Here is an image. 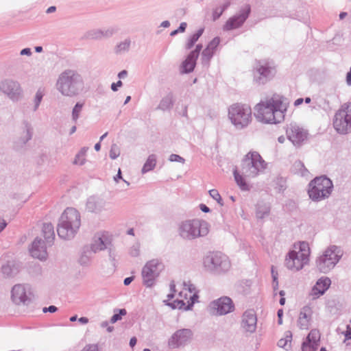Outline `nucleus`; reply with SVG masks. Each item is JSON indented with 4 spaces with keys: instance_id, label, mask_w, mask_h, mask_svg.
<instances>
[{
    "instance_id": "1",
    "label": "nucleus",
    "mask_w": 351,
    "mask_h": 351,
    "mask_svg": "<svg viewBox=\"0 0 351 351\" xmlns=\"http://www.w3.org/2000/svg\"><path fill=\"white\" fill-rule=\"evenodd\" d=\"M287 98L282 95L273 94L262 99L254 107V116L258 121L266 124L282 123L289 106Z\"/></svg>"
},
{
    "instance_id": "2",
    "label": "nucleus",
    "mask_w": 351,
    "mask_h": 351,
    "mask_svg": "<svg viewBox=\"0 0 351 351\" xmlns=\"http://www.w3.org/2000/svg\"><path fill=\"white\" fill-rule=\"evenodd\" d=\"M267 163L258 152H248L243 158L241 165V174L235 169L233 172L234 180L242 191H249L250 186L245 178H253L264 172Z\"/></svg>"
},
{
    "instance_id": "3",
    "label": "nucleus",
    "mask_w": 351,
    "mask_h": 351,
    "mask_svg": "<svg viewBox=\"0 0 351 351\" xmlns=\"http://www.w3.org/2000/svg\"><path fill=\"white\" fill-rule=\"evenodd\" d=\"M81 226V216L77 210L69 207L62 213L57 226L58 236L69 240L76 235Z\"/></svg>"
},
{
    "instance_id": "4",
    "label": "nucleus",
    "mask_w": 351,
    "mask_h": 351,
    "mask_svg": "<svg viewBox=\"0 0 351 351\" xmlns=\"http://www.w3.org/2000/svg\"><path fill=\"white\" fill-rule=\"evenodd\" d=\"M311 250L308 243L298 242L293 245L285 256V266L291 271H298L308 264Z\"/></svg>"
},
{
    "instance_id": "5",
    "label": "nucleus",
    "mask_w": 351,
    "mask_h": 351,
    "mask_svg": "<svg viewBox=\"0 0 351 351\" xmlns=\"http://www.w3.org/2000/svg\"><path fill=\"white\" fill-rule=\"evenodd\" d=\"M208 232V223L198 219L184 220L178 226V234L184 240L191 241L204 237Z\"/></svg>"
},
{
    "instance_id": "6",
    "label": "nucleus",
    "mask_w": 351,
    "mask_h": 351,
    "mask_svg": "<svg viewBox=\"0 0 351 351\" xmlns=\"http://www.w3.org/2000/svg\"><path fill=\"white\" fill-rule=\"evenodd\" d=\"M251 107L245 104L235 103L228 109V116L231 123L237 130L247 128L252 121Z\"/></svg>"
},
{
    "instance_id": "7",
    "label": "nucleus",
    "mask_w": 351,
    "mask_h": 351,
    "mask_svg": "<svg viewBox=\"0 0 351 351\" xmlns=\"http://www.w3.org/2000/svg\"><path fill=\"white\" fill-rule=\"evenodd\" d=\"M333 189L332 182L325 176L316 177L308 184V194L311 199L320 202L329 197Z\"/></svg>"
},
{
    "instance_id": "8",
    "label": "nucleus",
    "mask_w": 351,
    "mask_h": 351,
    "mask_svg": "<svg viewBox=\"0 0 351 351\" xmlns=\"http://www.w3.org/2000/svg\"><path fill=\"white\" fill-rule=\"evenodd\" d=\"M342 256L343 251L340 247L335 245H330L317 257L316 267L320 272L326 274L335 267Z\"/></svg>"
},
{
    "instance_id": "9",
    "label": "nucleus",
    "mask_w": 351,
    "mask_h": 351,
    "mask_svg": "<svg viewBox=\"0 0 351 351\" xmlns=\"http://www.w3.org/2000/svg\"><path fill=\"white\" fill-rule=\"evenodd\" d=\"M206 269L215 274L227 272L231 267L228 257L221 252H212L204 258Z\"/></svg>"
},
{
    "instance_id": "10",
    "label": "nucleus",
    "mask_w": 351,
    "mask_h": 351,
    "mask_svg": "<svg viewBox=\"0 0 351 351\" xmlns=\"http://www.w3.org/2000/svg\"><path fill=\"white\" fill-rule=\"evenodd\" d=\"M333 126L339 134L351 132V102L343 104L335 113Z\"/></svg>"
},
{
    "instance_id": "11",
    "label": "nucleus",
    "mask_w": 351,
    "mask_h": 351,
    "mask_svg": "<svg viewBox=\"0 0 351 351\" xmlns=\"http://www.w3.org/2000/svg\"><path fill=\"white\" fill-rule=\"evenodd\" d=\"M180 299H177L172 303L167 302L166 304L170 306L172 308H185L189 309V306H193L198 298L195 291V287L192 285L184 283L183 289L179 293Z\"/></svg>"
},
{
    "instance_id": "12",
    "label": "nucleus",
    "mask_w": 351,
    "mask_h": 351,
    "mask_svg": "<svg viewBox=\"0 0 351 351\" xmlns=\"http://www.w3.org/2000/svg\"><path fill=\"white\" fill-rule=\"evenodd\" d=\"M162 269L163 265L158 259H152L148 261L141 272L143 285L147 287H152Z\"/></svg>"
},
{
    "instance_id": "13",
    "label": "nucleus",
    "mask_w": 351,
    "mask_h": 351,
    "mask_svg": "<svg viewBox=\"0 0 351 351\" xmlns=\"http://www.w3.org/2000/svg\"><path fill=\"white\" fill-rule=\"evenodd\" d=\"M208 310L213 315H225L234 311V304L230 298L223 296L211 302Z\"/></svg>"
},
{
    "instance_id": "14",
    "label": "nucleus",
    "mask_w": 351,
    "mask_h": 351,
    "mask_svg": "<svg viewBox=\"0 0 351 351\" xmlns=\"http://www.w3.org/2000/svg\"><path fill=\"white\" fill-rule=\"evenodd\" d=\"M112 247V236L107 231L97 232L93 237L90 249L93 253H97L105 250H111Z\"/></svg>"
},
{
    "instance_id": "15",
    "label": "nucleus",
    "mask_w": 351,
    "mask_h": 351,
    "mask_svg": "<svg viewBox=\"0 0 351 351\" xmlns=\"http://www.w3.org/2000/svg\"><path fill=\"white\" fill-rule=\"evenodd\" d=\"M109 202L99 196H90L87 199L86 210L92 213L101 214L109 210Z\"/></svg>"
},
{
    "instance_id": "16",
    "label": "nucleus",
    "mask_w": 351,
    "mask_h": 351,
    "mask_svg": "<svg viewBox=\"0 0 351 351\" xmlns=\"http://www.w3.org/2000/svg\"><path fill=\"white\" fill-rule=\"evenodd\" d=\"M193 337L190 329L184 328L176 331L169 339V346L172 348H178L188 343Z\"/></svg>"
},
{
    "instance_id": "17",
    "label": "nucleus",
    "mask_w": 351,
    "mask_h": 351,
    "mask_svg": "<svg viewBox=\"0 0 351 351\" xmlns=\"http://www.w3.org/2000/svg\"><path fill=\"white\" fill-rule=\"evenodd\" d=\"M288 138L295 145H300L307 137L306 132L295 124H291L287 130Z\"/></svg>"
},
{
    "instance_id": "18",
    "label": "nucleus",
    "mask_w": 351,
    "mask_h": 351,
    "mask_svg": "<svg viewBox=\"0 0 351 351\" xmlns=\"http://www.w3.org/2000/svg\"><path fill=\"white\" fill-rule=\"evenodd\" d=\"M11 298L16 304H26L29 301L27 286L22 284L15 285L11 291Z\"/></svg>"
},
{
    "instance_id": "19",
    "label": "nucleus",
    "mask_w": 351,
    "mask_h": 351,
    "mask_svg": "<svg viewBox=\"0 0 351 351\" xmlns=\"http://www.w3.org/2000/svg\"><path fill=\"white\" fill-rule=\"evenodd\" d=\"M29 252L32 257L40 261H45L47 258V247L40 238L36 237L32 242Z\"/></svg>"
},
{
    "instance_id": "20",
    "label": "nucleus",
    "mask_w": 351,
    "mask_h": 351,
    "mask_svg": "<svg viewBox=\"0 0 351 351\" xmlns=\"http://www.w3.org/2000/svg\"><path fill=\"white\" fill-rule=\"evenodd\" d=\"M202 45H197L195 49L192 51L186 57V60L182 63L180 66V71L182 73H190L193 71L196 60L202 50Z\"/></svg>"
},
{
    "instance_id": "21",
    "label": "nucleus",
    "mask_w": 351,
    "mask_h": 351,
    "mask_svg": "<svg viewBox=\"0 0 351 351\" xmlns=\"http://www.w3.org/2000/svg\"><path fill=\"white\" fill-rule=\"evenodd\" d=\"M257 318L252 310L246 311L241 320V326L247 332H254L256 328Z\"/></svg>"
},
{
    "instance_id": "22",
    "label": "nucleus",
    "mask_w": 351,
    "mask_h": 351,
    "mask_svg": "<svg viewBox=\"0 0 351 351\" xmlns=\"http://www.w3.org/2000/svg\"><path fill=\"white\" fill-rule=\"evenodd\" d=\"M330 283L331 281L328 277L319 278L311 289L310 294L313 297V299L318 298L319 296L322 295L328 289Z\"/></svg>"
},
{
    "instance_id": "23",
    "label": "nucleus",
    "mask_w": 351,
    "mask_h": 351,
    "mask_svg": "<svg viewBox=\"0 0 351 351\" xmlns=\"http://www.w3.org/2000/svg\"><path fill=\"white\" fill-rule=\"evenodd\" d=\"M250 9L248 8L245 12L228 19L223 25V29L230 31L241 27L247 18Z\"/></svg>"
},
{
    "instance_id": "24",
    "label": "nucleus",
    "mask_w": 351,
    "mask_h": 351,
    "mask_svg": "<svg viewBox=\"0 0 351 351\" xmlns=\"http://www.w3.org/2000/svg\"><path fill=\"white\" fill-rule=\"evenodd\" d=\"M312 311L310 307H303L300 313L298 320V324L300 329L306 330L308 328L311 323Z\"/></svg>"
},
{
    "instance_id": "25",
    "label": "nucleus",
    "mask_w": 351,
    "mask_h": 351,
    "mask_svg": "<svg viewBox=\"0 0 351 351\" xmlns=\"http://www.w3.org/2000/svg\"><path fill=\"white\" fill-rule=\"evenodd\" d=\"M220 43L219 37L214 38L207 45L206 49L202 51V58L203 61L208 62L215 53L216 49Z\"/></svg>"
},
{
    "instance_id": "26",
    "label": "nucleus",
    "mask_w": 351,
    "mask_h": 351,
    "mask_svg": "<svg viewBox=\"0 0 351 351\" xmlns=\"http://www.w3.org/2000/svg\"><path fill=\"white\" fill-rule=\"evenodd\" d=\"M20 265L16 261H8L1 267L3 274L8 278L15 276L20 271Z\"/></svg>"
},
{
    "instance_id": "27",
    "label": "nucleus",
    "mask_w": 351,
    "mask_h": 351,
    "mask_svg": "<svg viewBox=\"0 0 351 351\" xmlns=\"http://www.w3.org/2000/svg\"><path fill=\"white\" fill-rule=\"evenodd\" d=\"M42 232L46 242L51 245L55 238L53 226L51 223H44L42 228Z\"/></svg>"
},
{
    "instance_id": "28",
    "label": "nucleus",
    "mask_w": 351,
    "mask_h": 351,
    "mask_svg": "<svg viewBox=\"0 0 351 351\" xmlns=\"http://www.w3.org/2000/svg\"><path fill=\"white\" fill-rule=\"evenodd\" d=\"M88 150V147H83L80 149V150L77 153L75 156V158L73 161V164L75 165L82 166L84 165L86 162V153Z\"/></svg>"
},
{
    "instance_id": "29",
    "label": "nucleus",
    "mask_w": 351,
    "mask_h": 351,
    "mask_svg": "<svg viewBox=\"0 0 351 351\" xmlns=\"http://www.w3.org/2000/svg\"><path fill=\"white\" fill-rule=\"evenodd\" d=\"M156 161L157 157L155 154L149 155L141 169V173L144 174L153 170L156 165Z\"/></svg>"
},
{
    "instance_id": "30",
    "label": "nucleus",
    "mask_w": 351,
    "mask_h": 351,
    "mask_svg": "<svg viewBox=\"0 0 351 351\" xmlns=\"http://www.w3.org/2000/svg\"><path fill=\"white\" fill-rule=\"evenodd\" d=\"M274 71V69L270 66L267 63L263 65H259L256 68V73L259 75L258 78L260 79L261 76L263 77H269L271 75Z\"/></svg>"
},
{
    "instance_id": "31",
    "label": "nucleus",
    "mask_w": 351,
    "mask_h": 351,
    "mask_svg": "<svg viewBox=\"0 0 351 351\" xmlns=\"http://www.w3.org/2000/svg\"><path fill=\"white\" fill-rule=\"evenodd\" d=\"M92 253L93 252H91L90 249L84 250L79 258V263L82 265H88L92 258Z\"/></svg>"
},
{
    "instance_id": "32",
    "label": "nucleus",
    "mask_w": 351,
    "mask_h": 351,
    "mask_svg": "<svg viewBox=\"0 0 351 351\" xmlns=\"http://www.w3.org/2000/svg\"><path fill=\"white\" fill-rule=\"evenodd\" d=\"M3 93L12 101H17L21 97V92L20 89H4Z\"/></svg>"
},
{
    "instance_id": "33",
    "label": "nucleus",
    "mask_w": 351,
    "mask_h": 351,
    "mask_svg": "<svg viewBox=\"0 0 351 351\" xmlns=\"http://www.w3.org/2000/svg\"><path fill=\"white\" fill-rule=\"evenodd\" d=\"M173 105V99H172V97L171 95H167V97H164L159 106H158V108L159 109H161L162 110H169L171 108Z\"/></svg>"
},
{
    "instance_id": "34",
    "label": "nucleus",
    "mask_w": 351,
    "mask_h": 351,
    "mask_svg": "<svg viewBox=\"0 0 351 351\" xmlns=\"http://www.w3.org/2000/svg\"><path fill=\"white\" fill-rule=\"evenodd\" d=\"M320 335L319 331L316 330H312L306 337V341L312 344L318 346V342L319 341Z\"/></svg>"
},
{
    "instance_id": "35",
    "label": "nucleus",
    "mask_w": 351,
    "mask_h": 351,
    "mask_svg": "<svg viewBox=\"0 0 351 351\" xmlns=\"http://www.w3.org/2000/svg\"><path fill=\"white\" fill-rule=\"evenodd\" d=\"M23 138L21 140L22 143H26L29 140L32 138V129L28 125H25L23 130Z\"/></svg>"
},
{
    "instance_id": "36",
    "label": "nucleus",
    "mask_w": 351,
    "mask_h": 351,
    "mask_svg": "<svg viewBox=\"0 0 351 351\" xmlns=\"http://www.w3.org/2000/svg\"><path fill=\"white\" fill-rule=\"evenodd\" d=\"M202 34V30H199L197 33L192 35L191 37L188 40V41L186 43V48L188 49H191L193 46V45L197 41Z\"/></svg>"
},
{
    "instance_id": "37",
    "label": "nucleus",
    "mask_w": 351,
    "mask_h": 351,
    "mask_svg": "<svg viewBox=\"0 0 351 351\" xmlns=\"http://www.w3.org/2000/svg\"><path fill=\"white\" fill-rule=\"evenodd\" d=\"M293 171L295 173H300L301 176H305L307 171L304 167V164L301 161H295L293 164Z\"/></svg>"
},
{
    "instance_id": "38",
    "label": "nucleus",
    "mask_w": 351,
    "mask_h": 351,
    "mask_svg": "<svg viewBox=\"0 0 351 351\" xmlns=\"http://www.w3.org/2000/svg\"><path fill=\"white\" fill-rule=\"evenodd\" d=\"M209 195H210V197L214 199L215 200L217 201V202L220 205V206H223V200H222V198L220 195V194L219 193L218 191L216 190V189H211L209 191Z\"/></svg>"
},
{
    "instance_id": "39",
    "label": "nucleus",
    "mask_w": 351,
    "mask_h": 351,
    "mask_svg": "<svg viewBox=\"0 0 351 351\" xmlns=\"http://www.w3.org/2000/svg\"><path fill=\"white\" fill-rule=\"evenodd\" d=\"M71 71L64 72L60 77L59 82L60 83L63 84H66L67 82L71 81L73 75H71Z\"/></svg>"
},
{
    "instance_id": "40",
    "label": "nucleus",
    "mask_w": 351,
    "mask_h": 351,
    "mask_svg": "<svg viewBox=\"0 0 351 351\" xmlns=\"http://www.w3.org/2000/svg\"><path fill=\"white\" fill-rule=\"evenodd\" d=\"M120 149L116 144H112L110 150V157L111 159L114 160L120 155Z\"/></svg>"
},
{
    "instance_id": "41",
    "label": "nucleus",
    "mask_w": 351,
    "mask_h": 351,
    "mask_svg": "<svg viewBox=\"0 0 351 351\" xmlns=\"http://www.w3.org/2000/svg\"><path fill=\"white\" fill-rule=\"evenodd\" d=\"M83 104L77 103L73 109L72 118L74 121H76L79 118L80 113L82 110Z\"/></svg>"
},
{
    "instance_id": "42",
    "label": "nucleus",
    "mask_w": 351,
    "mask_h": 351,
    "mask_svg": "<svg viewBox=\"0 0 351 351\" xmlns=\"http://www.w3.org/2000/svg\"><path fill=\"white\" fill-rule=\"evenodd\" d=\"M127 313V311L125 309L123 308V309H119V313H115L114 315H113L110 319V322L114 324L115 322H117V321L121 319V316L122 315H125Z\"/></svg>"
},
{
    "instance_id": "43",
    "label": "nucleus",
    "mask_w": 351,
    "mask_h": 351,
    "mask_svg": "<svg viewBox=\"0 0 351 351\" xmlns=\"http://www.w3.org/2000/svg\"><path fill=\"white\" fill-rule=\"evenodd\" d=\"M317 348V346L312 344V343H309L308 341H304L302 343V351H315Z\"/></svg>"
},
{
    "instance_id": "44",
    "label": "nucleus",
    "mask_w": 351,
    "mask_h": 351,
    "mask_svg": "<svg viewBox=\"0 0 351 351\" xmlns=\"http://www.w3.org/2000/svg\"><path fill=\"white\" fill-rule=\"evenodd\" d=\"M43 95H44V93L41 90H38L36 93V96H35V100H34V102H35L34 110H36L37 108H38Z\"/></svg>"
},
{
    "instance_id": "45",
    "label": "nucleus",
    "mask_w": 351,
    "mask_h": 351,
    "mask_svg": "<svg viewBox=\"0 0 351 351\" xmlns=\"http://www.w3.org/2000/svg\"><path fill=\"white\" fill-rule=\"evenodd\" d=\"M169 160L171 162H178L182 164L185 162V159L184 158L176 154H171L169 156Z\"/></svg>"
},
{
    "instance_id": "46",
    "label": "nucleus",
    "mask_w": 351,
    "mask_h": 351,
    "mask_svg": "<svg viewBox=\"0 0 351 351\" xmlns=\"http://www.w3.org/2000/svg\"><path fill=\"white\" fill-rule=\"evenodd\" d=\"M291 335L287 336L285 339H281L278 342V346L280 348H285L288 342H291Z\"/></svg>"
},
{
    "instance_id": "47",
    "label": "nucleus",
    "mask_w": 351,
    "mask_h": 351,
    "mask_svg": "<svg viewBox=\"0 0 351 351\" xmlns=\"http://www.w3.org/2000/svg\"><path fill=\"white\" fill-rule=\"evenodd\" d=\"M81 351H99L97 344H88Z\"/></svg>"
},
{
    "instance_id": "48",
    "label": "nucleus",
    "mask_w": 351,
    "mask_h": 351,
    "mask_svg": "<svg viewBox=\"0 0 351 351\" xmlns=\"http://www.w3.org/2000/svg\"><path fill=\"white\" fill-rule=\"evenodd\" d=\"M61 93L66 96H73L77 94L74 89H61Z\"/></svg>"
},
{
    "instance_id": "49",
    "label": "nucleus",
    "mask_w": 351,
    "mask_h": 351,
    "mask_svg": "<svg viewBox=\"0 0 351 351\" xmlns=\"http://www.w3.org/2000/svg\"><path fill=\"white\" fill-rule=\"evenodd\" d=\"M175 288H176L175 284L173 283V282H171L170 284V289H171V292L167 295V300L168 301H169L174 297V293L176 291Z\"/></svg>"
},
{
    "instance_id": "50",
    "label": "nucleus",
    "mask_w": 351,
    "mask_h": 351,
    "mask_svg": "<svg viewBox=\"0 0 351 351\" xmlns=\"http://www.w3.org/2000/svg\"><path fill=\"white\" fill-rule=\"evenodd\" d=\"M271 274H272V278H273V280H274V289H277L278 285V282L277 280L278 273L274 271V267L271 268Z\"/></svg>"
},
{
    "instance_id": "51",
    "label": "nucleus",
    "mask_w": 351,
    "mask_h": 351,
    "mask_svg": "<svg viewBox=\"0 0 351 351\" xmlns=\"http://www.w3.org/2000/svg\"><path fill=\"white\" fill-rule=\"evenodd\" d=\"M186 27V23H182L179 27V28L176 30H174L171 33V36H173L175 34H176L178 32H183L185 29Z\"/></svg>"
},
{
    "instance_id": "52",
    "label": "nucleus",
    "mask_w": 351,
    "mask_h": 351,
    "mask_svg": "<svg viewBox=\"0 0 351 351\" xmlns=\"http://www.w3.org/2000/svg\"><path fill=\"white\" fill-rule=\"evenodd\" d=\"M130 253L132 256H137L139 254V245H133L131 247Z\"/></svg>"
},
{
    "instance_id": "53",
    "label": "nucleus",
    "mask_w": 351,
    "mask_h": 351,
    "mask_svg": "<svg viewBox=\"0 0 351 351\" xmlns=\"http://www.w3.org/2000/svg\"><path fill=\"white\" fill-rule=\"evenodd\" d=\"M225 8H217L213 13V19H218L223 12Z\"/></svg>"
},
{
    "instance_id": "54",
    "label": "nucleus",
    "mask_w": 351,
    "mask_h": 351,
    "mask_svg": "<svg viewBox=\"0 0 351 351\" xmlns=\"http://www.w3.org/2000/svg\"><path fill=\"white\" fill-rule=\"evenodd\" d=\"M58 310L57 307L55 306H49L48 308L47 307H45L43 308V312L44 313H46L47 311L50 312V313H54L56 312V311Z\"/></svg>"
},
{
    "instance_id": "55",
    "label": "nucleus",
    "mask_w": 351,
    "mask_h": 351,
    "mask_svg": "<svg viewBox=\"0 0 351 351\" xmlns=\"http://www.w3.org/2000/svg\"><path fill=\"white\" fill-rule=\"evenodd\" d=\"M119 180H123L120 169H119L117 174L114 177V180L116 183H118Z\"/></svg>"
},
{
    "instance_id": "56",
    "label": "nucleus",
    "mask_w": 351,
    "mask_h": 351,
    "mask_svg": "<svg viewBox=\"0 0 351 351\" xmlns=\"http://www.w3.org/2000/svg\"><path fill=\"white\" fill-rule=\"evenodd\" d=\"M282 314H283V310L279 309L278 311V324H282Z\"/></svg>"
},
{
    "instance_id": "57",
    "label": "nucleus",
    "mask_w": 351,
    "mask_h": 351,
    "mask_svg": "<svg viewBox=\"0 0 351 351\" xmlns=\"http://www.w3.org/2000/svg\"><path fill=\"white\" fill-rule=\"evenodd\" d=\"M134 280V277L131 276V277H128L126 278H125L124 280V285H129Z\"/></svg>"
},
{
    "instance_id": "58",
    "label": "nucleus",
    "mask_w": 351,
    "mask_h": 351,
    "mask_svg": "<svg viewBox=\"0 0 351 351\" xmlns=\"http://www.w3.org/2000/svg\"><path fill=\"white\" fill-rule=\"evenodd\" d=\"M346 82L348 86H351V67L346 76Z\"/></svg>"
},
{
    "instance_id": "59",
    "label": "nucleus",
    "mask_w": 351,
    "mask_h": 351,
    "mask_svg": "<svg viewBox=\"0 0 351 351\" xmlns=\"http://www.w3.org/2000/svg\"><path fill=\"white\" fill-rule=\"evenodd\" d=\"M268 213H269V210H268L267 209H266V210L265 211V213H261V211L257 210V212H256V216H257V217H258V218H263V217H264V215H267V214H268Z\"/></svg>"
},
{
    "instance_id": "60",
    "label": "nucleus",
    "mask_w": 351,
    "mask_h": 351,
    "mask_svg": "<svg viewBox=\"0 0 351 351\" xmlns=\"http://www.w3.org/2000/svg\"><path fill=\"white\" fill-rule=\"evenodd\" d=\"M31 54V50L29 48L23 49L21 51V55H30Z\"/></svg>"
},
{
    "instance_id": "61",
    "label": "nucleus",
    "mask_w": 351,
    "mask_h": 351,
    "mask_svg": "<svg viewBox=\"0 0 351 351\" xmlns=\"http://www.w3.org/2000/svg\"><path fill=\"white\" fill-rule=\"evenodd\" d=\"M78 321L82 324H86L88 322V319L85 317H82L78 319Z\"/></svg>"
},
{
    "instance_id": "62",
    "label": "nucleus",
    "mask_w": 351,
    "mask_h": 351,
    "mask_svg": "<svg viewBox=\"0 0 351 351\" xmlns=\"http://www.w3.org/2000/svg\"><path fill=\"white\" fill-rule=\"evenodd\" d=\"M200 209L204 213H208L210 210L209 208L204 204H200Z\"/></svg>"
},
{
    "instance_id": "63",
    "label": "nucleus",
    "mask_w": 351,
    "mask_h": 351,
    "mask_svg": "<svg viewBox=\"0 0 351 351\" xmlns=\"http://www.w3.org/2000/svg\"><path fill=\"white\" fill-rule=\"evenodd\" d=\"M304 101V99L302 98H299V99H297L295 102H294V106H300V104H302Z\"/></svg>"
},
{
    "instance_id": "64",
    "label": "nucleus",
    "mask_w": 351,
    "mask_h": 351,
    "mask_svg": "<svg viewBox=\"0 0 351 351\" xmlns=\"http://www.w3.org/2000/svg\"><path fill=\"white\" fill-rule=\"evenodd\" d=\"M136 341H137V340H136V337H134L131 338L130 341V346L131 347H134L136 345Z\"/></svg>"
}]
</instances>
